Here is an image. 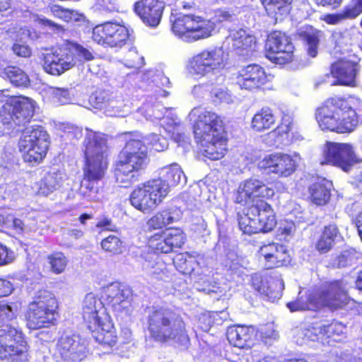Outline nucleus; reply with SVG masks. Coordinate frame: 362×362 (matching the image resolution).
I'll return each instance as SVG.
<instances>
[{"mask_svg": "<svg viewBox=\"0 0 362 362\" xmlns=\"http://www.w3.org/2000/svg\"><path fill=\"white\" fill-rule=\"evenodd\" d=\"M31 303L55 310H57L58 308V303L54 295L47 290L38 291L35 295L34 301Z\"/></svg>", "mask_w": 362, "mask_h": 362, "instance_id": "46", "label": "nucleus"}, {"mask_svg": "<svg viewBox=\"0 0 362 362\" xmlns=\"http://www.w3.org/2000/svg\"><path fill=\"white\" fill-rule=\"evenodd\" d=\"M229 38L232 48L238 54L247 56L254 49L255 37L243 29L233 31Z\"/></svg>", "mask_w": 362, "mask_h": 362, "instance_id": "34", "label": "nucleus"}, {"mask_svg": "<svg viewBox=\"0 0 362 362\" xmlns=\"http://www.w3.org/2000/svg\"><path fill=\"white\" fill-rule=\"evenodd\" d=\"M274 194L273 189L267 187L262 181L250 178L240 184L235 200L236 202L243 205H253L257 200H260L258 198H269Z\"/></svg>", "mask_w": 362, "mask_h": 362, "instance_id": "16", "label": "nucleus"}, {"mask_svg": "<svg viewBox=\"0 0 362 362\" xmlns=\"http://www.w3.org/2000/svg\"><path fill=\"white\" fill-rule=\"evenodd\" d=\"M76 64L74 54L68 49H59L44 55V70L52 75L59 76Z\"/></svg>", "mask_w": 362, "mask_h": 362, "instance_id": "17", "label": "nucleus"}, {"mask_svg": "<svg viewBox=\"0 0 362 362\" xmlns=\"http://www.w3.org/2000/svg\"><path fill=\"white\" fill-rule=\"evenodd\" d=\"M168 241L170 244L173 250L175 248H180L185 243V237L182 230L173 228L163 233Z\"/></svg>", "mask_w": 362, "mask_h": 362, "instance_id": "53", "label": "nucleus"}, {"mask_svg": "<svg viewBox=\"0 0 362 362\" xmlns=\"http://www.w3.org/2000/svg\"><path fill=\"white\" fill-rule=\"evenodd\" d=\"M57 350L64 362H80L85 357V346L77 335L62 337Z\"/></svg>", "mask_w": 362, "mask_h": 362, "instance_id": "25", "label": "nucleus"}, {"mask_svg": "<svg viewBox=\"0 0 362 362\" xmlns=\"http://www.w3.org/2000/svg\"><path fill=\"white\" fill-rule=\"evenodd\" d=\"M157 255L156 254H151L149 255L148 259H145L142 264V267L150 275L158 274L159 269H156L157 265L156 262Z\"/></svg>", "mask_w": 362, "mask_h": 362, "instance_id": "63", "label": "nucleus"}, {"mask_svg": "<svg viewBox=\"0 0 362 362\" xmlns=\"http://www.w3.org/2000/svg\"><path fill=\"white\" fill-rule=\"evenodd\" d=\"M49 145V134L41 126L26 128L18 141V148L23 160L33 166L43 160Z\"/></svg>", "mask_w": 362, "mask_h": 362, "instance_id": "7", "label": "nucleus"}, {"mask_svg": "<svg viewBox=\"0 0 362 362\" xmlns=\"http://www.w3.org/2000/svg\"><path fill=\"white\" fill-rule=\"evenodd\" d=\"M251 216L256 217L260 232L271 231L276 225V220L270 205L263 200H257L250 208Z\"/></svg>", "mask_w": 362, "mask_h": 362, "instance_id": "27", "label": "nucleus"}, {"mask_svg": "<svg viewBox=\"0 0 362 362\" xmlns=\"http://www.w3.org/2000/svg\"><path fill=\"white\" fill-rule=\"evenodd\" d=\"M362 13V0H351L337 14H327L322 19L330 25H336L346 19H354Z\"/></svg>", "mask_w": 362, "mask_h": 362, "instance_id": "33", "label": "nucleus"}, {"mask_svg": "<svg viewBox=\"0 0 362 362\" xmlns=\"http://www.w3.org/2000/svg\"><path fill=\"white\" fill-rule=\"evenodd\" d=\"M147 329L151 338L159 343L187 347L189 339L182 318L167 307H151L147 310Z\"/></svg>", "mask_w": 362, "mask_h": 362, "instance_id": "3", "label": "nucleus"}, {"mask_svg": "<svg viewBox=\"0 0 362 362\" xmlns=\"http://www.w3.org/2000/svg\"><path fill=\"white\" fill-rule=\"evenodd\" d=\"M6 92L0 90V102H6L0 110L2 124L9 128L25 125L33 116L35 102L27 97L9 96L5 94Z\"/></svg>", "mask_w": 362, "mask_h": 362, "instance_id": "8", "label": "nucleus"}, {"mask_svg": "<svg viewBox=\"0 0 362 362\" xmlns=\"http://www.w3.org/2000/svg\"><path fill=\"white\" fill-rule=\"evenodd\" d=\"M20 309L21 303L17 301L11 303L0 301V317L6 320L15 319Z\"/></svg>", "mask_w": 362, "mask_h": 362, "instance_id": "52", "label": "nucleus"}, {"mask_svg": "<svg viewBox=\"0 0 362 362\" xmlns=\"http://www.w3.org/2000/svg\"><path fill=\"white\" fill-rule=\"evenodd\" d=\"M180 218L179 212L174 209H165L156 213L147 221L148 230L160 229Z\"/></svg>", "mask_w": 362, "mask_h": 362, "instance_id": "36", "label": "nucleus"}, {"mask_svg": "<svg viewBox=\"0 0 362 362\" xmlns=\"http://www.w3.org/2000/svg\"><path fill=\"white\" fill-rule=\"evenodd\" d=\"M324 160L321 164H330L345 172L362 161L356 153L352 145L345 143L327 142L323 150Z\"/></svg>", "mask_w": 362, "mask_h": 362, "instance_id": "12", "label": "nucleus"}, {"mask_svg": "<svg viewBox=\"0 0 362 362\" xmlns=\"http://www.w3.org/2000/svg\"><path fill=\"white\" fill-rule=\"evenodd\" d=\"M226 62V57L221 48L206 49L192 57L189 69L193 74L204 76L223 69Z\"/></svg>", "mask_w": 362, "mask_h": 362, "instance_id": "13", "label": "nucleus"}, {"mask_svg": "<svg viewBox=\"0 0 362 362\" xmlns=\"http://www.w3.org/2000/svg\"><path fill=\"white\" fill-rule=\"evenodd\" d=\"M259 252L264 258L267 269L281 267L290 260L286 247L281 244L272 243L264 245L260 247Z\"/></svg>", "mask_w": 362, "mask_h": 362, "instance_id": "26", "label": "nucleus"}, {"mask_svg": "<svg viewBox=\"0 0 362 362\" xmlns=\"http://www.w3.org/2000/svg\"><path fill=\"white\" fill-rule=\"evenodd\" d=\"M167 187L159 180H148L134 189L131 204L144 214L154 210L166 197Z\"/></svg>", "mask_w": 362, "mask_h": 362, "instance_id": "10", "label": "nucleus"}, {"mask_svg": "<svg viewBox=\"0 0 362 362\" xmlns=\"http://www.w3.org/2000/svg\"><path fill=\"white\" fill-rule=\"evenodd\" d=\"M281 284L280 281L259 274H255L252 276V287L269 300H274L281 296Z\"/></svg>", "mask_w": 362, "mask_h": 362, "instance_id": "28", "label": "nucleus"}, {"mask_svg": "<svg viewBox=\"0 0 362 362\" xmlns=\"http://www.w3.org/2000/svg\"><path fill=\"white\" fill-rule=\"evenodd\" d=\"M48 93L52 102L56 105H63L71 102L69 91L66 88L49 87Z\"/></svg>", "mask_w": 362, "mask_h": 362, "instance_id": "51", "label": "nucleus"}, {"mask_svg": "<svg viewBox=\"0 0 362 362\" xmlns=\"http://www.w3.org/2000/svg\"><path fill=\"white\" fill-rule=\"evenodd\" d=\"M226 336L229 343L234 346L240 349L250 347L255 336V329L253 327L233 325L227 329Z\"/></svg>", "mask_w": 362, "mask_h": 362, "instance_id": "29", "label": "nucleus"}, {"mask_svg": "<svg viewBox=\"0 0 362 362\" xmlns=\"http://www.w3.org/2000/svg\"><path fill=\"white\" fill-rule=\"evenodd\" d=\"M6 78L17 87H26L30 83V79L27 74L21 68L15 66H9L4 69Z\"/></svg>", "mask_w": 362, "mask_h": 362, "instance_id": "42", "label": "nucleus"}, {"mask_svg": "<svg viewBox=\"0 0 362 362\" xmlns=\"http://www.w3.org/2000/svg\"><path fill=\"white\" fill-rule=\"evenodd\" d=\"M189 117L194 119V137L200 144L204 156L211 160L223 158L226 139L221 117L215 112L200 107L193 108Z\"/></svg>", "mask_w": 362, "mask_h": 362, "instance_id": "1", "label": "nucleus"}, {"mask_svg": "<svg viewBox=\"0 0 362 362\" xmlns=\"http://www.w3.org/2000/svg\"><path fill=\"white\" fill-rule=\"evenodd\" d=\"M293 46L284 33H272L266 42L267 57L275 64H284L292 60Z\"/></svg>", "mask_w": 362, "mask_h": 362, "instance_id": "15", "label": "nucleus"}, {"mask_svg": "<svg viewBox=\"0 0 362 362\" xmlns=\"http://www.w3.org/2000/svg\"><path fill=\"white\" fill-rule=\"evenodd\" d=\"M16 259L15 253L6 245L0 243V267L12 263Z\"/></svg>", "mask_w": 362, "mask_h": 362, "instance_id": "62", "label": "nucleus"}, {"mask_svg": "<svg viewBox=\"0 0 362 362\" xmlns=\"http://www.w3.org/2000/svg\"><path fill=\"white\" fill-rule=\"evenodd\" d=\"M305 42L309 56L312 57H316L317 54L318 45L320 42L318 33L308 34L305 36Z\"/></svg>", "mask_w": 362, "mask_h": 362, "instance_id": "59", "label": "nucleus"}, {"mask_svg": "<svg viewBox=\"0 0 362 362\" xmlns=\"http://www.w3.org/2000/svg\"><path fill=\"white\" fill-rule=\"evenodd\" d=\"M233 15L223 9L214 11L210 19L191 14L176 18L173 23V32L186 42H194L208 38L216 31L217 24L233 21Z\"/></svg>", "mask_w": 362, "mask_h": 362, "instance_id": "4", "label": "nucleus"}, {"mask_svg": "<svg viewBox=\"0 0 362 362\" xmlns=\"http://www.w3.org/2000/svg\"><path fill=\"white\" fill-rule=\"evenodd\" d=\"M267 82V76L264 69L255 64L244 66L237 73L236 83L241 89L257 90Z\"/></svg>", "mask_w": 362, "mask_h": 362, "instance_id": "18", "label": "nucleus"}, {"mask_svg": "<svg viewBox=\"0 0 362 362\" xmlns=\"http://www.w3.org/2000/svg\"><path fill=\"white\" fill-rule=\"evenodd\" d=\"M165 6L160 0H138L134 4V11L144 24L155 28L160 22Z\"/></svg>", "mask_w": 362, "mask_h": 362, "instance_id": "20", "label": "nucleus"}, {"mask_svg": "<svg viewBox=\"0 0 362 362\" xmlns=\"http://www.w3.org/2000/svg\"><path fill=\"white\" fill-rule=\"evenodd\" d=\"M296 343L303 344L308 341H319L325 344L322 325L310 323L301 325L294 329Z\"/></svg>", "mask_w": 362, "mask_h": 362, "instance_id": "31", "label": "nucleus"}, {"mask_svg": "<svg viewBox=\"0 0 362 362\" xmlns=\"http://www.w3.org/2000/svg\"><path fill=\"white\" fill-rule=\"evenodd\" d=\"M148 244L149 247L155 252L170 253L173 251L164 234L163 235L159 234L153 235L149 239Z\"/></svg>", "mask_w": 362, "mask_h": 362, "instance_id": "48", "label": "nucleus"}, {"mask_svg": "<svg viewBox=\"0 0 362 362\" xmlns=\"http://www.w3.org/2000/svg\"><path fill=\"white\" fill-rule=\"evenodd\" d=\"M47 259L51 270L54 274H61L65 270L68 259L62 252H54L49 255Z\"/></svg>", "mask_w": 362, "mask_h": 362, "instance_id": "50", "label": "nucleus"}, {"mask_svg": "<svg viewBox=\"0 0 362 362\" xmlns=\"http://www.w3.org/2000/svg\"><path fill=\"white\" fill-rule=\"evenodd\" d=\"M291 1L292 0H262L268 13L275 16L287 13Z\"/></svg>", "mask_w": 362, "mask_h": 362, "instance_id": "44", "label": "nucleus"}, {"mask_svg": "<svg viewBox=\"0 0 362 362\" xmlns=\"http://www.w3.org/2000/svg\"><path fill=\"white\" fill-rule=\"evenodd\" d=\"M167 114L161 119V126L168 133H175V130H179L181 127L180 120L172 112V109H169Z\"/></svg>", "mask_w": 362, "mask_h": 362, "instance_id": "55", "label": "nucleus"}, {"mask_svg": "<svg viewBox=\"0 0 362 362\" xmlns=\"http://www.w3.org/2000/svg\"><path fill=\"white\" fill-rule=\"evenodd\" d=\"M64 180V174L60 171L47 173L37 184L36 193L42 196H48L59 189Z\"/></svg>", "mask_w": 362, "mask_h": 362, "instance_id": "35", "label": "nucleus"}, {"mask_svg": "<svg viewBox=\"0 0 362 362\" xmlns=\"http://www.w3.org/2000/svg\"><path fill=\"white\" fill-rule=\"evenodd\" d=\"M153 180H159L163 185H165L167 187V194L169 193L171 187H175L180 184L185 185L187 182V178L183 171L176 163L160 168L158 171V177Z\"/></svg>", "mask_w": 362, "mask_h": 362, "instance_id": "30", "label": "nucleus"}, {"mask_svg": "<svg viewBox=\"0 0 362 362\" xmlns=\"http://www.w3.org/2000/svg\"><path fill=\"white\" fill-rule=\"evenodd\" d=\"M276 119L269 108H262L252 117L251 127L257 132L270 129L275 123Z\"/></svg>", "mask_w": 362, "mask_h": 362, "instance_id": "39", "label": "nucleus"}, {"mask_svg": "<svg viewBox=\"0 0 362 362\" xmlns=\"http://www.w3.org/2000/svg\"><path fill=\"white\" fill-rule=\"evenodd\" d=\"M293 124V118L289 115H284L282 117L281 123V124L277 127L276 131L272 132L269 134V136L273 137L275 136L276 134V132L279 134L284 133L287 134L291 130V127Z\"/></svg>", "mask_w": 362, "mask_h": 362, "instance_id": "61", "label": "nucleus"}, {"mask_svg": "<svg viewBox=\"0 0 362 362\" xmlns=\"http://www.w3.org/2000/svg\"><path fill=\"white\" fill-rule=\"evenodd\" d=\"M148 161L147 147L140 139H131L118 155L115 164V176L117 183L127 187L138 180V172Z\"/></svg>", "mask_w": 362, "mask_h": 362, "instance_id": "6", "label": "nucleus"}, {"mask_svg": "<svg viewBox=\"0 0 362 362\" xmlns=\"http://www.w3.org/2000/svg\"><path fill=\"white\" fill-rule=\"evenodd\" d=\"M204 90L210 93L211 99L214 103H230L233 101L230 93L223 87L213 86L212 85L199 84L194 86L192 89L194 94L199 93L201 90Z\"/></svg>", "mask_w": 362, "mask_h": 362, "instance_id": "38", "label": "nucleus"}, {"mask_svg": "<svg viewBox=\"0 0 362 362\" xmlns=\"http://www.w3.org/2000/svg\"><path fill=\"white\" fill-rule=\"evenodd\" d=\"M110 100V95L106 90H96L89 98L92 106L96 109H103L107 107Z\"/></svg>", "mask_w": 362, "mask_h": 362, "instance_id": "54", "label": "nucleus"}, {"mask_svg": "<svg viewBox=\"0 0 362 362\" xmlns=\"http://www.w3.org/2000/svg\"><path fill=\"white\" fill-rule=\"evenodd\" d=\"M93 338L104 347H112L116 344L117 336L113 325L105 317L95 328L88 329Z\"/></svg>", "mask_w": 362, "mask_h": 362, "instance_id": "32", "label": "nucleus"}, {"mask_svg": "<svg viewBox=\"0 0 362 362\" xmlns=\"http://www.w3.org/2000/svg\"><path fill=\"white\" fill-rule=\"evenodd\" d=\"M334 362H362V349L341 351L336 354Z\"/></svg>", "mask_w": 362, "mask_h": 362, "instance_id": "57", "label": "nucleus"}, {"mask_svg": "<svg viewBox=\"0 0 362 362\" xmlns=\"http://www.w3.org/2000/svg\"><path fill=\"white\" fill-rule=\"evenodd\" d=\"M57 315L55 310L30 303L26 315L28 327L32 329L49 327L55 325Z\"/></svg>", "mask_w": 362, "mask_h": 362, "instance_id": "23", "label": "nucleus"}, {"mask_svg": "<svg viewBox=\"0 0 362 362\" xmlns=\"http://www.w3.org/2000/svg\"><path fill=\"white\" fill-rule=\"evenodd\" d=\"M82 315L88 329L95 328L106 317L101 300L93 293H88L83 300Z\"/></svg>", "mask_w": 362, "mask_h": 362, "instance_id": "24", "label": "nucleus"}, {"mask_svg": "<svg viewBox=\"0 0 362 362\" xmlns=\"http://www.w3.org/2000/svg\"><path fill=\"white\" fill-rule=\"evenodd\" d=\"M13 52L21 57H29L31 55L32 51L30 47L20 42H15L12 46Z\"/></svg>", "mask_w": 362, "mask_h": 362, "instance_id": "64", "label": "nucleus"}, {"mask_svg": "<svg viewBox=\"0 0 362 362\" xmlns=\"http://www.w3.org/2000/svg\"><path fill=\"white\" fill-rule=\"evenodd\" d=\"M250 213L240 216L238 219L240 229L245 234L252 235L260 233V228L258 226L256 217H251Z\"/></svg>", "mask_w": 362, "mask_h": 362, "instance_id": "47", "label": "nucleus"}, {"mask_svg": "<svg viewBox=\"0 0 362 362\" xmlns=\"http://www.w3.org/2000/svg\"><path fill=\"white\" fill-rule=\"evenodd\" d=\"M0 359L4 362H27V343L15 327H0Z\"/></svg>", "mask_w": 362, "mask_h": 362, "instance_id": "9", "label": "nucleus"}, {"mask_svg": "<svg viewBox=\"0 0 362 362\" xmlns=\"http://www.w3.org/2000/svg\"><path fill=\"white\" fill-rule=\"evenodd\" d=\"M346 104L348 106L347 107H343L339 110L340 117L339 126L343 125L344 123L351 122L352 119H351V117H349V116H351V114L349 113L351 112H353L354 114V117L353 118L355 122L354 125L352 128L345 132H352L356 127L358 124V119L356 111L351 106L350 101L346 100Z\"/></svg>", "mask_w": 362, "mask_h": 362, "instance_id": "58", "label": "nucleus"}, {"mask_svg": "<svg viewBox=\"0 0 362 362\" xmlns=\"http://www.w3.org/2000/svg\"><path fill=\"white\" fill-rule=\"evenodd\" d=\"M360 257V254L354 249H349L343 251L334 259V264L338 267H346L356 263Z\"/></svg>", "mask_w": 362, "mask_h": 362, "instance_id": "49", "label": "nucleus"}, {"mask_svg": "<svg viewBox=\"0 0 362 362\" xmlns=\"http://www.w3.org/2000/svg\"><path fill=\"white\" fill-rule=\"evenodd\" d=\"M139 112L146 119L155 122L156 121H161L164 115L168 112V110L159 103L151 104L147 102L139 108Z\"/></svg>", "mask_w": 362, "mask_h": 362, "instance_id": "41", "label": "nucleus"}, {"mask_svg": "<svg viewBox=\"0 0 362 362\" xmlns=\"http://www.w3.org/2000/svg\"><path fill=\"white\" fill-rule=\"evenodd\" d=\"M148 140L153 148L156 151H163L168 146V140L159 134H151L148 136Z\"/></svg>", "mask_w": 362, "mask_h": 362, "instance_id": "60", "label": "nucleus"}, {"mask_svg": "<svg viewBox=\"0 0 362 362\" xmlns=\"http://www.w3.org/2000/svg\"><path fill=\"white\" fill-rule=\"evenodd\" d=\"M101 246L107 252L119 254L122 252V243L115 235H110L102 240Z\"/></svg>", "mask_w": 362, "mask_h": 362, "instance_id": "56", "label": "nucleus"}, {"mask_svg": "<svg viewBox=\"0 0 362 362\" xmlns=\"http://www.w3.org/2000/svg\"><path fill=\"white\" fill-rule=\"evenodd\" d=\"M324 338L326 337L333 341H341L346 339V327L341 322H334L322 325Z\"/></svg>", "mask_w": 362, "mask_h": 362, "instance_id": "43", "label": "nucleus"}, {"mask_svg": "<svg viewBox=\"0 0 362 362\" xmlns=\"http://www.w3.org/2000/svg\"><path fill=\"white\" fill-rule=\"evenodd\" d=\"M129 37V30L124 25L110 21L96 25L92 31L93 41L110 47H122Z\"/></svg>", "mask_w": 362, "mask_h": 362, "instance_id": "14", "label": "nucleus"}, {"mask_svg": "<svg viewBox=\"0 0 362 362\" xmlns=\"http://www.w3.org/2000/svg\"><path fill=\"white\" fill-rule=\"evenodd\" d=\"M51 12L55 17L67 23L79 22L83 19V15L77 11L65 9L57 5L51 7Z\"/></svg>", "mask_w": 362, "mask_h": 362, "instance_id": "45", "label": "nucleus"}, {"mask_svg": "<svg viewBox=\"0 0 362 362\" xmlns=\"http://www.w3.org/2000/svg\"><path fill=\"white\" fill-rule=\"evenodd\" d=\"M85 165L81 191L83 195L91 198L100 189L99 182L107 169V139L100 133L86 129L83 141Z\"/></svg>", "mask_w": 362, "mask_h": 362, "instance_id": "2", "label": "nucleus"}, {"mask_svg": "<svg viewBox=\"0 0 362 362\" xmlns=\"http://www.w3.org/2000/svg\"><path fill=\"white\" fill-rule=\"evenodd\" d=\"M257 166L259 169L283 177L290 175L296 170L295 161L290 156L284 153L268 155L258 162Z\"/></svg>", "mask_w": 362, "mask_h": 362, "instance_id": "21", "label": "nucleus"}, {"mask_svg": "<svg viewBox=\"0 0 362 362\" xmlns=\"http://www.w3.org/2000/svg\"><path fill=\"white\" fill-rule=\"evenodd\" d=\"M346 100L341 98H330L327 100L325 104L319 108L316 112V119L320 128L322 130H329L338 133H344L346 131L352 128L354 125V114L351 112V122L344 123L339 126V110L343 107H347Z\"/></svg>", "mask_w": 362, "mask_h": 362, "instance_id": "11", "label": "nucleus"}, {"mask_svg": "<svg viewBox=\"0 0 362 362\" xmlns=\"http://www.w3.org/2000/svg\"><path fill=\"white\" fill-rule=\"evenodd\" d=\"M131 291L119 284H111L106 290L107 303L119 315H128L132 311Z\"/></svg>", "mask_w": 362, "mask_h": 362, "instance_id": "22", "label": "nucleus"}, {"mask_svg": "<svg viewBox=\"0 0 362 362\" xmlns=\"http://www.w3.org/2000/svg\"><path fill=\"white\" fill-rule=\"evenodd\" d=\"M339 234V229L335 224H329L324 227L316 243V249L320 253L329 252L334 246L335 239Z\"/></svg>", "mask_w": 362, "mask_h": 362, "instance_id": "37", "label": "nucleus"}, {"mask_svg": "<svg viewBox=\"0 0 362 362\" xmlns=\"http://www.w3.org/2000/svg\"><path fill=\"white\" fill-rule=\"evenodd\" d=\"M361 66L356 61L340 59L331 66V74L337 80L332 85H342L355 87Z\"/></svg>", "mask_w": 362, "mask_h": 362, "instance_id": "19", "label": "nucleus"}, {"mask_svg": "<svg viewBox=\"0 0 362 362\" xmlns=\"http://www.w3.org/2000/svg\"><path fill=\"white\" fill-rule=\"evenodd\" d=\"M346 286L343 281H336L325 285L320 291L302 295L300 291L298 298L286 304L291 312L315 310L321 307L331 310L344 308L348 304Z\"/></svg>", "mask_w": 362, "mask_h": 362, "instance_id": "5", "label": "nucleus"}, {"mask_svg": "<svg viewBox=\"0 0 362 362\" xmlns=\"http://www.w3.org/2000/svg\"><path fill=\"white\" fill-rule=\"evenodd\" d=\"M329 182L326 180H322L314 183L310 187V192L313 202L317 205H323L326 204L330 197Z\"/></svg>", "mask_w": 362, "mask_h": 362, "instance_id": "40", "label": "nucleus"}]
</instances>
